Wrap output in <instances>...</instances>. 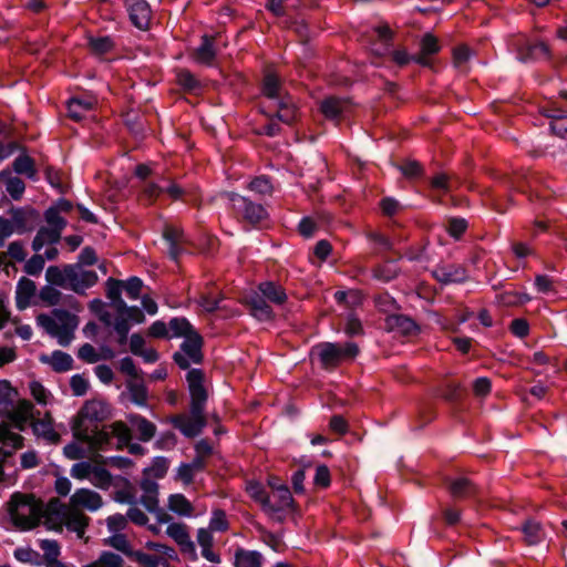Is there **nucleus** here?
Listing matches in <instances>:
<instances>
[{"instance_id": "obj_1", "label": "nucleus", "mask_w": 567, "mask_h": 567, "mask_svg": "<svg viewBox=\"0 0 567 567\" xmlns=\"http://www.w3.org/2000/svg\"><path fill=\"white\" fill-rule=\"evenodd\" d=\"M104 505L102 496L90 488H79L69 498L68 504L58 499L48 504L47 527L55 532H62L63 527L82 538L90 524V517L83 513L97 512Z\"/></svg>"}, {"instance_id": "obj_2", "label": "nucleus", "mask_w": 567, "mask_h": 567, "mask_svg": "<svg viewBox=\"0 0 567 567\" xmlns=\"http://www.w3.org/2000/svg\"><path fill=\"white\" fill-rule=\"evenodd\" d=\"M7 512L13 526L20 530L37 527L44 518L47 525L48 505L32 494L14 493L7 503Z\"/></svg>"}, {"instance_id": "obj_3", "label": "nucleus", "mask_w": 567, "mask_h": 567, "mask_svg": "<svg viewBox=\"0 0 567 567\" xmlns=\"http://www.w3.org/2000/svg\"><path fill=\"white\" fill-rule=\"evenodd\" d=\"M169 330L172 337L185 338L181 352L174 354L175 362L182 369H187L190 363H198L202 359V338L192 324L185 318H174L169 321Z\"/></svg>"}, {"instance_id": "obj_4", "label": "nucleus", "mask_w": 567, "mask_h": 567, "mask_svg": "<svg viewBox=\"0 0 567 567\" xmlns=\"http://www.w3.org/2000/svg\"><path fill=\"white\" fill-rule=\"evenodd\" d=\"M37 322L48 334L55 338L62 347L72 342L74 331L79 326L78 317L62 309H54L50 315H39Z\"/></svg>"}, {"instance_id": "obj_5", "label": "nucleus", "mask_w": 567, "mask_h": 567, "mask_svg": "<svg viewBox=\"0 0 567 567\" xmlns=\"http://www.w3.org/2000/svg\"><path fill=\"white\" fill-rule=\"evenodd\" d=\"M112 414L110 404L101 398L87 400L79 410L71 422V430L74 437L87 436V427L95 426Z\"/></svg>"}, {"instance_id": "obj_6", "label": "nucleus", "mask_w": 567, "mask_h": 567, "mask_svg": "<svg viewBox=\"0 0 567 567\" xmlns=\"http://www.w3.org/2000/svg\"><path fill=\"white\" fill-rule=\"evenodd\" d=\"M359 353L358 346L353 342L340 343H320L312 349L323 368L330 369L339 365L343 361L351 360Z\"/></svg>"}, {"instance_id": "obj_7", "label": "nucleus", "mask_w": 567, "mask_h": 567, "mask_svg": "<svg viewBox=\"0 0 567 567\" xmlns=\"http://www.w3.org/2000/svg\"><path fill=\"white\" fill-rule=\"evenodd\" d=\"M24 439L12 432L8 424H0V481L3 478V464L17 450L23 447Z\"/></svg>"}, {"instance_id": "obj_8", "label": "nucleus", "mask_w": 567, "mask_h": 567, "mask_svg": "<svg viewBox=\"0 0 567 567\" xmlns=\"http://www.w3.org/2000/svg\"><path fill=\"white\" fill-rule=\"evenodd\" d=\"M174 427L178 429L185 436H197L206 425L204 410L197 411L190 406L189 414H179L172 419Z\"/></svg>"}, {"instance_id": "obj_9", "label": "nucleus", "mask_w": 567, "mask_h": 567, "mask_svg": "<svg viewBox=\"0 0 567 567\" xmlns=\"http://www.w3.org/2000/svg\"><path fill=\"white\" fill-rule=\"evenodd\" d=\"M3 416L12 422V425L8 423L10 429L13 426L18 431H23L27 425L34 420V405L27 399H17L12 404V410L9 413H4ZM1 424H7V422H2ZM11 431L14 432L13 430Z\"/></svg>"}, {"instance_id": "obj_10", "label": "nucleus", "mask_w": 567, "mask_h": 567, "mask_svg": "<svg viewBox=\"0 0 567 567\" xmlns=\"http://www.w3.org/2000/svg\"><path fill=\"white\" fill-rule=\"evenodd\" d=\"M188 389L190 393V406L195 411L205 410L208 398L207 389L204 385V374L200 370L193 369L187 373Z\"/></svg>"}, {"instance_id": "obj_11", "label": "nucleus", "mask_w": 567, "mask_h": 567, "mask_svg": "<svg viewBox=\"0 0 567 567\" xmlns=\"http://www.w3.org/2000/svg\"><path fill=\"white\" fill-rule=\"evenodd\" d=\"M228 199L231 202L233 207L243 213L244 217L251 224H257L267 217L265 208L259 204H254L247 198L231 193L228 194Z\"/></svg>"}, {"instance_id": "obj_12", "label": "nucleus", "mask_w": 567, "mask_h": 567, "mask_svg": "<svg viewBox=\"0 0 567 567\" xmlns=\"http://www.w3.org/2000/svg\"><path fill=\"white\" fill-rule=\"evenodd\" d=\"M166 534L179 546L183 554L187 555L190 559L196 560V547L194 542L190 539L185 524L171 523L166 528Z\"/></svg>"}, {"instance_id": "obj_13", "label": "nucleus", "mask_w": 567, "mask_h": 567, "mask_svg": "<svg viewBox=\"0 0 567 567\" xmlns=\"http://www.w3.org/2000/svg\"><path fill=\"white\" fill-rule=\"evenodd\" d=\"M126 8L133 24L141 30L147 29L152 17L148 3L145 0H126Z\"/></svg>"}, {"instance_id": "obj_14", "label": "nucleus", "mask_w": 567, "mask_h": 567, "mask_svg": "<svg viewBox=\"0 0 567 567\" xmlns=\"http://www.w3.org/2000/svg\"><path fill=\"white\" fill-rule=\"evenodd\" d=\"M292 505V496L289 488L285 485L272 486L270 495L266 499L267 512H281L290 508Z\"/></svg>"}, {"instance_id": "obj_15", "label": "nucleus", "mask_w": 567, "mask_h": 567, "mask_svg": "<svg viewBox=\"0 0 567 567\" xmlns=\"http://www.w3.org/2000/svg\"><path fill=\"white\" fill-rule=\"evenodd\" d=\"M89 445L92 451H105L111 446V433L106 427L97 429V425L87 427V436L75 437Z\"/></svg>"}, {"instance_id": "obj_16", "label": "nucleus", "mask_w": 567, "mask_h": 567, "mask_svg": "<svg viewBox=\"0 0 567 567\" xmlns=\"http://www.w3.org/2000/svg\"><path fill=\"white\" fill-rule=\"evenodd\" d=\"M517 58L522 62L548 59L549 49L544 42H525L523 44L517 43Z\"/></svg>"}, {"instance_id": "obj_17", "label": "nucleus", "mask_w": 567, "mask_h": 567, "mask_svg": "<svg viewBox=\"0 0 567 567\" xmlns=\"http://www.w3.org/2000/svg\"><path fill=\"white\" fill-rule=\"evenodd\" d=\"M33 433L51 444H56L60 441V434L54 430L53 419L50 413H45L42 419H37L31 422Z\"/></svg>"}, {"instance_id": "obj_18", "label": "nucleus", "mask_w": 567, "mask_h": 567, "mask_svg": "<svg viewBox=\"0 0 567 567\" xmlns=\"http://www.w3.org/2000/svg\"><path fill=\"white\" fill-rule=\"evenodd\" d=\"M37 292V286L34 281L29 278L22 277L16 288V306L19 310L27 309Z\"/></svg>"}, {"instance_id": "obj_19", "label": "nucleus", "mask_w": 567, "mask_h": 567, "mask_svg": "<svg viewBox=\"0 0 567 567\" xmlns=\"http://www.w3.org/2000/svg\"><path fill=\"white\" fill-rule=\"evenodd\" d=\"M97 281V275L92 270H85L80 266L72 268L71 275V290L75 292H83L85 289L94 286Z\"/></svg>"}, {"instance_id": "obj_20", "label": "nucleus", "mask_w": 567, "mask_h": 567, "mask_svg": "<svg viewBox=\"0 0 567 567\" xmlns=\"http://www.w3.org/2000/svg\"><path fill=\"white\" fill-rule=\"evenodd\" d=\"M97 104L95 97H73L68 103L69 116L75 121L85 118Z\"/></svg>"}, {"instance_id": "obj_21", "label": "nucleus", "mask_w": 567, "mask_h": 567, "mask_svg": "<svg viewBox=\"0 0 567 567\" xmlns=\"http://www.w3.org/2000/svg\"><path fill=\"white\" fill-rule=\"evenodd\" d=\"M441 50L437 38L432 33H426L420 42V52L413 55V61L421 65H430V56L436 54Z\"/></svg>"}, {"instance_id": "obj_22", "label": "nucleus", "mask_w": 567, "mask_h": 567, "mask_svg": "<svg viewBox=\"0 0 567 567\" xmlns=\"http://www.w3.org/2000/svg\"><path fill=\"white\" fill-rule=\"evenodd\" d=\"M385 322L386 328L390 331H394L403 336L415 334L419 330L416 323L411 318L403 315L388 316Z\"/></svg>"}, {"instance_id": "obj_23", "label": "nucleus", "mask_w": 567, "mask_h": 567, "mask_svg": "<svg viewBox=\"0 0 567 567\" xmlns=\"http://www.w3.org/2000/svg\"><path fill=\"white\" fill-rule=\"evenodd\" d=\"M163 236L168 244V255L176 260L182 254V245L185 241L183 230L175 226H166Z\"/></svg>"}, {"instance_id": "obj_24", "label": "nucleus", "mask_w": 567, "mask_h": 567, "mask_svg": "<svg viewBox=\"0 0 567 567\" xmlns=\"http://www.w3.org/2000/svg\"><path fill=\"white\" fill-rule=\"evenodd\" d=\"M141 488L143 495L141 496V503L145 506L148 512H155L158 507V485L155 481L150 477L144 478L141 482Z\"/></svg>"}, {"instance_id": "obj_25", "label": "nucleus", "mask_w": 567, "mask_h": 567, "mask_svg": "<svg viewBox=\"0 0 567 567\" xmlns=\"http://www.w3.org/2000/svg\"><path fill=\"white\" fill-rule=\"evenodd\" d=\"M72 268L73 265L65 266L62 269L56 266H50L45 271V279L51 285L71 289Z\"/></svg>"}, {"instance_id": "obj_26", "label": "nucleus", "mask_w": 567, "mask_h": 567, "mask_svg": "<svg viewBox=\"0 0 567 567\" xmlns=\"http://www.w3.org/2000/svg\"><path fill=\"white\" fill-rule=\"evenodd\" d=\"M434 277L443 284L461 282L465 279V270L456 265L439 266L433 271Z\"/></svg>"}, {"instance_id": "obj_27", "label": "nucleus", "mask_w": 567, "mask_h": 567, "mask_svg": "<svg viewBox=\"0 0 567 567\" xmlns=\"http://www.w3.org/2000/svg\"><path fill=\"white\" fill-rule=\"evenodd\" d=\"M40 361L50 365L56 372H65L72 369L73 359L70 354L56 350L51 354H42Z\"/></svg>"}, {"instance_id": "obj_28", "label": "nucleus", "mask_w": 567, "mask_h": 567, "mask_svg": "<svg viewBox=\"0 0 567 567\" xmlns=\"http://www.w3.org/2000/svg\"><path fill=\"white\" fill-rule=\"evenodd\" d=\"M251 315L258 320H270L272 318V310L264 300V297L258 292H254L247 300Z\"/></svg>"}, {"instance_id": "obj_29", "label": "nucleus", "mask_w": 567, "mask_h": 567, "mask_svg": "<svg viewBox=\"0 0 567 567\" xmlns=\"http://www.w3.org/2000/svg\"><path fill=\"white\" fill-rule=\"evenodd\" d=\"M321 112L329 118L334 120L348 110V101L338 97H327L321 102Z\"/></svg>"}, {"instance_id": "obj_30", "label": "nucleus", "mask_w": 567, "mask_h": 567, "mask_svg": "<svg viewBox=\"0 0 567 567\" xmlns=\"http://www.w3.org/2000/svg\"><path fill=\"white\" fill-rule=\"evenodd\" d=\"M128 421L136 430L141 441H150L155 435V425L145 417L134 414L128 416Z\"/></svg>"}, {"instance_id": "obj_31", "label": "nucleus", "mask_w": 567, "mask_h": 567, "mask_svg": "<svg viewBox=\"0 0 567 567\" xmlns=\"http://www.w3.org/2000/svg\"><path fill=\"white\" fill-rule=\"evenodd\" d=\"M258 292L264 298L276 305H282L287 299L285 290L280 286H277L270 281L260 284L258 287Z\"/></svg>"}, {"instance_id": "obj_32", "label": "nucleus", "mask_w": 567, "mask_h": 567, "mask_svg": "<svg viewBox=\"0 0 567 567\" xmlns=\"http://www.w3.org/2000/svg\"><path fill=\"white\" fill-rule=\"evenodd\" d=\"M167 506L178 516L190 517L194 514V506L183 494L171 495Z\"/></svg>"}, {"instance_id": "obj_33", "label": "nucleus", "mask_w": 567, "mask_h": 567, "mask_svg": "<svg viewBox=\"0 0 567 567\" xmlns=\"http://www.w3.org/2000/svg\"><path fill=\"white\" fill-rule=\"evenodd\" d=\"M18 392L6 380H0V414L9 413L17 401Z\"/></svg>"}, {"instance_id": "obj_34", "label": "nucleus", "mask_w": 567, "mask_h": 567, "mask_svg": "<svg viewBox=\"0 0 567 567\" xmlns=\"http://www.w3.org/2000/svg\"><path fill=\"white\" fill-rule=\"evenodd\" d=\"M30 395L41 406H48L53 403V394L39 381L32 380L28 384Z\"/></svg>"}, {"instance_id": "obj_35", "label": "nucleus", "mask_w": 567, "mask_h": 567, "mask_svg": "<svg viewBox=\"0 0 567 567\" xmlns=\"http://www.w3.org/2000/svg\"><path fill=\"white\" fill-rule=\"evenodd\" d=\"M236 567H261L262 556L256 550L238 549L235 554Z\"/></svg>"}, {"instance_id": "obj_36", "label": "nucleus", "mask_w": 567, "mask_h": 567, "mask_svg": "<svg viewBox=\"0 0 567 567\" xmlns=\"http://www.w3.org/2000/svg\"><path fill=\"white\" fill-rule=\"evenodd\" d=\"M61 234L58 229L41 228L33 239L32 248L34 251H40L45 245H53L60 240Z\"/></svg>"}, {"instance_id": "obj_37", "label": "nucleus", "mask_w": 567, "mask_h": 567, "mask_svg": "<svg viewBox=\"0 0 567 567\" xmlns=\"http://www.w3.org/2000/svg\"><path fill=\"white\" fill-rule=\"evenodd\" d=\"M107 429L111 433V437L114 436L117 440L116 449L121 450L130 444L132 437L131 430L124 422H113Z\"/></svg>"}, {"instance_id": "obj_38", "label": "nucleus", "mask_w": 567, "mask_h": 567, "mask_svg": "<svg viewBox=\"0 0 567 567\" xmlns=\"http://www.w3.org/2000/svg\"><path fill=\"white\" fill-rule=\"evenodd\" d=\"M215 54L216 53L213 45V39L207 35L203 37L202 44L194 53L196 62L209 65L214 61Z\"/></svg>"}, {"instance_id": "obj_39", "label": "nucleus", "mask_w": 567, "mask_h": 567, "mask_svg": "<svg viewBox=\"0 0 567 567\" xmlns=\"http://www.w3.org/2000/svg\"><path fill=\"white\" fill-rule=\"evenodd\" d=\"M107 298L111 300V307L116 311L118 308H124L125 301L122 299L121 293L123 290V282L110 278L107 280Z\"/></svg>"}, {"instance_id": "obj_40", "label": "nucleus", "mask_w": 567, "mask_h": 567, "mask_svg": "<svg viewBox=\"0 0 567 567\" xmlns=\"http://www.w3.org/2000/svg\"><path fill=\"white\" fill-rule=\"evenodd\" d=\"M127 394L132 403L144 406L147 402V390L145 385L137 381L127 382Z\"/></svg>"}, {"instance_id": "obj_41", "label": "nucleus", "mask_w": 567, "mask_h": 567, "mask_svg": "<svg viewBox=\"0 0 567 567\" xmlns=\"http://www.w3.org/2000/svg\"><path fill=\"white\" fill-rule=\"evenodd\" d=\"M0 179L4 182L6 189L13 199H19L24 193L25 185L21 178L13 177L1 172Z\"/></svg>"}, {"instance_id": "obj_42", "label": "nucleus", "mask_w": 567, "mask_h": 567, "mask_svg": "<svg viewBox=\"0 0 567 567\" xmlns=\"http://www.w3.org/2000/svg\"><path fill=\"white\" fill-rule=\"evenodd\" d=\"M374 33L377 34L380 44H374L371 48V51L377 55H383L389 51V41L391 39V30L388 25H379L374 29Z\"/></svg>"}, {"instance_id": "obj_43", "label": "nucleus", "mask_w": 567, "mask_h": 567, "mask_svg": "<svg viewBox=\"0 0 567 567\" xmlns=\"http://www.w3.org/2000/svg\"><path fill=\"white\" fill-rule=\"evenodd\" d=\"M277 106V116L281 122L290 124L295 121L297 113L296 107L290 97L278 100Z\"/></svg>"}, {"instance_id": "obj_44", "label": "nucleus", "mask_w": 567, "mask_h": 567, "mask_svg": "<svg viewBox=\"0 0 567 567\" xmlns=\"http://www.w3.org/2000/svg\"><path fill=\"white\" fill-rule=\"evenodd\" d=\"M123 566H124V560L120 555L114 554L112 551H103L95 561L87 564L84 567H123Z\"/></svg>"}, {"instance_id": "obj_45", "label": "nucleus", "mask_w": 567, "mask_h": 567, "mask_svg": "<svg viewBox=\"0 0 567 567\" xmlns=\"http://www.w3.org/2000/svg\"><path fill=\"white\" fill-rule=\"evenodd\" d=\"M22 226L20 225V220L17 217L12 219H7L0 217V246H2L7 238H9L13 233H21Z\"/></svg>"}, {"instance_id": "obj_46", "label": "nucleus", "mask_w": 567, "mask_h": 567, "mask_svg": "<svg viewBox=\"0 0 567 567\" xmlns=\"http://www.w3.org/2000/svg\"><path fill=\"white\" fill-rule=\"evenodd\" d=\"M78 357H79V359H81L82 361L87 362V363H95L102 359V355L90 343H85L79 349ZM112 357H113V352L111 350H107V353L105 355H103L104 359L112 358Z\"/></svg>"}, {"instance_id": "obj_47", "label": "nucleus", "mask_w": 567, "mask_h": 567, "mask_svg": "<svg viewBox=\"0 0 567 567\" xmlns=\"http://www.w3.org/2000/svg\"><path fill=\"white\" fill-rule=\"evenodd\" d=\"M450 492L454 497L463 498L474 493V487L468 480L460 477L450 483Z\"/></svg>"}, {"instance_id": "obj_48", "label": "nucleus", "mask_w": 567, "mask_h": 567, "mask_svg": "<svg viewBox=\"0 0 567 567\" xmlns=\"http://www.w3.org/2000/svg\"><path fill=\"white\" fill-rule=\"evenodd\" d=\"M523 533L525 536V540L529 545L538 544L543 540L545 534L540 527V525L536 522L528 520L524 527Z\"/></svg>"}, {"instance_id": "obj_49", "label": "nucleus", "mask_w": 567, "mask_h": 567, "mask_svg": "<svg viewBox=\"0 0 567 567\" xmlns=\"http://www.w3.org/2000/svg\"><path fill=\"white\" fill-rule=\"evenodd\" d=\"M90 482L99 488L106 489L112 484V475L104 467L94 465Z\"/></svg>"}, {"instance_id": "obj_50", "label": "nucleus", "mask_w": 567, "mask_h": 567, "mask_svg": "<svg viewBox=\"0 0 567 567\" xmlns=\"http://www.w3.org/2000/svg\"><path fill=\"white\" fill-rule=\"evenodd\" d=\"M529 300L530 297L527 293L516 291H505L498 296L499 303L507 307L524 305Z\"/></svg>"}, {"instance_id": "obj_51", "label": "nucleus", "mask_w": 567, "mask_h": 567, "mask_svg": "<svg viewBox=\"0 0 567 567\" xmlns=\"http://www.w3.org/2000/svg\"><path fill=\"white\" fill-rule=\"evenodd\" d=\"M13 169L18 174H23L31 178L35 175L33 161L27 155H20L14 159Z\"/></svg>"}, {"instance_id": "obj_52", "label": "nucleus", "mask_w": 567, "mask_h": 567, "mask_svg": "<svg viewBox=\"0 0 567 567\" xmlns=\"http://www.w3.org/2000/svg\"><path fill=\"white\" fill-rule=\"evenodd\" d=\"M39 545L43 550L48 565H50L53 560H58V556L60 555V546L56 540L41 539Z\"/></svg>"}, {"instance_id": "obj_53", "label": "nucleus", "mask_w": 567, "mask_h": 567, "mask_svg": "<svg viewBox=\"0 0 567 567\" xmlns=\"http://www.w3.org/2000/svg\"><path fill=\"white\" fill-rule=\"evenodd\" d=\"M471 56H472V51L466 45H460V47L455 48L453 51L454 65L458 70L465 71Z\"/></svg>"}, {"instance_id": "obj_54", "label": "nucleus", "mask_w": 567, "mask_h": 567, "mask_svg": "<svg viewBox=\"0 0 567 567\" xmlns=\"http://www.w3.org/2000/svg\"><path fill=\"white\" fill-rule=\"evenodd\" d=\"M280 83L279 79L269 73L265 76L262 92L269 99H278L279 97Z\"/></svg>"}, {"instance_id": "obj_55", "label": "nucleus", "mask_w": 567, "mask_h": 567, "mask_svg": "<svg viewBox=\"0 0 567 567\" xmlns=\"http://www.w3.org/2000/svg\"><path fill=\"white\" fill-rule=\"evenodd\" d=\"M116 315L126 319L132 323H142L145 319L144 313L137 307H128L124 303V308H118Z\"/></svg>"}, {"instance_id": "obj_56", "label": "nucleus", "mask_w": 567, "mask_h": 567, "mask_svg": "<svg viewBox=\"0 0 567 567\" xmlns=\"http://www.w3.org/2000/svg\"><path fill=\"white\" fill-rule=\"evenodd\" d=\"M94 465H92L90 462H79L72 465L70 474L73 478L83 481L89 480L92 476Z\"/></svg>"}, {"instance_id": "obj_57", "label": "nucleus", "mask_w": 567, "mask_h": 567, "mask_svg": "<svg viewBox=\"0 0 567 567\" xmlns=\"http://www.w3.org/2000/svg\"><path fill=\"white\" fill-rule=\"evenodd\" d=\"M168 468V462L165 457L154 458L152 465L145 470V474L150 477L161 478L165 475Z\"/></svg>"}, {"instance_id": "obj_58", "label": "nucleus", "mask_w": 567, "mask_h": 567, "mask_svg": "<svg viewBox=\"0 0 567 567\" xmlns=\"http://www.w3.org/2000/svg\"><path fill=\"white\" fill-rule=\"evenodd\" d=\"M398 275V267L394 262L389 261L374 270V276L383 281H390Z\"/></svg>"}, {"instance_id": "obj_59", "label": "nucleus", "mask_w": 567, "mask_h": 567, "mask_svg": "<svg viewBox=\"0 0 567 567\" xmlns=\"http://www.w3.org/2000/svg\"><path fill=\"white\" fill-rule=\"evenodd\" d=\"M105 543L126 555H130L131 553L130 543L123 534L113 533V535L109 537Z\"/></svg>"}, {"instance_id": "obj_60", "label": "nucleus", "mask_w": 567, "mask_h": 567, "mask_svg": "<svg viewBox=\"0 0 567 567\" xmlns=\"http://www.w3.org/2000/svg\"><path fill=\"white\" fill-rule=\"evenodd\" d=\"M221 299H223L221 295H213V293L202 295L198 300V305L205 311L212 312V311L219 309V302Z\"/></svg>"}, {"instance_id": "obj_61", "label": "nucleus", "mask_w": 567, "mask_h": 567, "mask_svg": "<svg viewBox=\"0 0 567 567\" xmlns=\"http://www.w3.org/2000/svg\"><path fill=\"white\" fill-rule=\"evenodd\" d=\"M45 220L50 225V228L58 229L59 234H61L66 225L65 220L60 216L59 209L52 207L47 210Z\"/></svg>"}, {"instance_id": "obj_62", "label": "nucleus", "mask_w": 567, "mask_h": 567, "mask_svg": "<svg viewBox=\"0 0 567 567\" xmlns=\"http://www.w3.org/2000/svg\"><path fill=\"white\" fill-rule=\"evenodd\" d=\"M90 47L95 53L103 54L113 48V42L109 37L94 38L90 40Z\"/></svg>"}, {"instance_id": "obj_63", "label": "nucleus", "mask_w": 567, "mask_h": 567, "mask_svg": "<svg viewBox=\"0 0 567 567\" xmlns=\"http://www.w3.org/2000/svg\"><path fill=\"white\" fill-rule=\"evenodd\" d=\"M40 298L43 302L49 306H54L59 303L61 298V292L52 286H45L40 291Z\"/></svg>"}, {"instance_id": "obj_64", "label": "nucleus", "mask_w": 567, "mask_h": 567, "mask_svg": "<svg viewBox=\"0 0 567 567\" xmlns=\"http://www.w3.org/2000/svg\"><path fill=\"white\" fill-rule=\"evenodd\" d=\"M249 188L260 195H269L272 193L270 181L266 177H257L249 184Z\"/></svg>"}]
</instances>
